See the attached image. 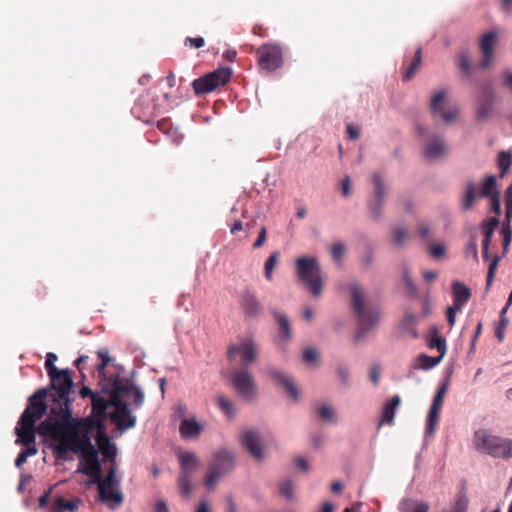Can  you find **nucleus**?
Here are the masks:
<instances>
[{"instance_id": "4d7b16f0", "label": "nucleus", "mask_w": 512, "mask_h": 512, "mask_svg": "<svg viewBox=\"0 0 512 512\" xmlns=\"http://www.w3.org/2000/svg\"><path fill=\"white\" fill-rule=\"evenodd\" d=\"M132 392V395H133V398H134V404H135V407L136 408H139L142 406L143 402H144V394L143 392L141 391L140 388L138 387H134L132 385V389L131 391Z\"/></svg>"}, {"instance_id": "052dcab7", "label": "nucleus", "mask_w": 512, "mask_h": 512, "mask_svg": "<svg viewBox=\"0 0 512 512\" xmlns=\"http://www.w3.org/2000/svg\"><path fill=\"white\" fill-rule=\"evenodd\" d=\"M318 352L316 349L313 348H306L303 351V360L306 363H313L317 360Z\"/></svg>"}, {"instance_id": "dca6fc26", "label": "nucleus", "mask_w": 512, "mask_h": 512, "mask_svg": "<svg viewBox=\"0 0 512 512\" xmlns=\"http://www.w3.org/2000/svg\"><path fill=\"white\" fill-rule=\"evenodd\" d=\"M239 304L245 316L249 318H257L263 312V306L257 295L249 289L241 294Z\"/></svg>"}, {"instance_id": "e433bc0d", "label": "nucleus", "mask_w": 512, "mask_h": 512, "mask_svg": "<svg viewBox=\"0 0 512 512\" xmlns=\"http://www.w3.org/2000/svg\"><path fill=\"white\" fill-rule=\"evenodd\" d=\"M79 507L78 500H66L62 497H58L55 500L54 512H75Z\"/></svg>"}, {"instance_id": "3c124183", "label": "nucleus", "mask_w": 512, "mask_h": 512, "mask_svg": "<svg viewBox=\"0 0 512 512\" xmlns=\"http://www.w3.org/2000/svg\"><path fill=\"white\" fill-rule=\"evenodd\" d=\"M318 416L324 421L334 420V410L331 406L322 405L317 410Z\"/></svg>"}, {"instance_id": "338daca9", "label": "nucleus", "mask_w": 512, "mask_h": 512, "mask_svg": "<svg viewBox=\"0 0 512 512\" xmlns=\"http://www.w3.org/2000/svg\"><path fill=\"white\" fill-rule=\"evenodd\" d=\"M348 138L351 140H358L360 138V128L353 124L347 125Z\"/></svg>"}, {"instance_id": "cd10ccee", "label": "nucleus", "mask_w": 512, "mask_h": 512, "mask_svg": "<svg viewBox=\"0 0 512 512\" xmlns=\"http://www.w3.org/2000/svg\"><path fill=\"white\" fill-rule=\"evenodd\" d=\"M202 427L195 419H184L181 421L179 432L180 435L187 438L197 437L201 433Z\"/></svg>"}, {"instance_id": "6ab92c4d", "label": "nucleus", "mask_w": 512, "mask_h": 512, "mask_svg": "<svg viewBox=\"0 0 512 512\" xmlns=\"http://www.w3.org/2000/svg\"><path fill=\"white\" fill-rule=\"evenodd\" d=\"M497 43V32L496 31H489L487 33H484L480 38V50L483 55V59L481 61V67L486 68L488 67L493 60L494 55V47Z\"/></svg>"}, {"instance_id": "f8f14e48", "label": "nucleus", "mask_w": 512, "mask_h": 512, "mask_svg": "<svg viewBox=\"0 0 512 512\" xmlns=\"http://www.w3.org/2000/svg\"><path fill=\"white\" fill-rule=\"evenodd\" d=\"M231 381L234 389L243 398L251 400L255 397L257 389L253 375L248 371L247 367L235 369L231 373Z\"/></svg>"}, {"instance_id": "7ed1b4c3", "label": "nucleus", "mask_w": 512, "mask_h": 512, "mask_svg": "<svg viewBox=\"0 0 512 512\" xmlns=\"http://www.w3.org/2000/svg\"><path fill=\"white\" fill-rule=\"evenodd\" d=\"M349 294L351 309L357 320L356 338L360 339L378 325L381 310L369 299L367 292L358 282L350 283Z\"/></svg>"}, {"instance_id": "37998d69", "label": "nucleus", "mask_w": 512, "mask_h": 512, "mask_svg": "<svg viewBox=\"0 0 512 512\" xmlns=\"http://www.w3.org/2000/svg\"><path fill=\"white\" fill-rule=\"evenodd\" d=\"M440 410H441V408L431 405L429 412H428L427 425H426V431L428 433H433L434 426L438 422Z\"/></svg>"}, {"instance_id": "20e7f679", "label": "nucleus", "mask_w": 512, "mask_h": 512, "mask_svg": "<svg viewBox=\"0 0 512 512\" xmlns=\"http://www.w3.org/2000/svg\"><path fill=\"white\" fill-rule=\"evenodd\" d=\"M296 275L310 293L318 298L322 294L324 278L322 269L315 257H300L295 261Z\"/></svg>"}, {"instance_id": "f257e3e1", "label": "nucleus", "mask_w": 512, "mask_h": 512, "mask_svg": "<svg viewBox=\"0 0 512 512\" xmlns=\"http://www.w3.org/2000/svg\"><path fill=\"white\" fill-rule=\"evenodd\" d=\"M91 428V422L88 424L84 421L70 422L62 425L43 420L39 424L38 434L55 442L51 448L58 459H66L69 452L79 453L85 463L80 471L90 476L92 480H98L102 468L98 460V451L93 446L89 435Z\"/></svg>"}, {"instance_id": "603ef678", "label": "nucleus", "mask_w": 512, "mask_h": 512, "mask_svg": "<svg viewBox=\"0 0 512 512\" xmlns=\"http://www.w3.org/2000/svg\"><path fill=\"white\" fill-rule=\"evenodd\" d=\"M498 262H499V257L495 256L488 268L487 277H486V289L487 290L490 288V286L493 282Z\"/></svg>"}, {"instance_id": "c03bdc74", "label": "nucleus", "mask_w": 512, "mask_h": 512, "mask_svg": "<svg viewBox=\"0 0 512 512\" xmlns=\"http://www.w3.org/2000/svg\"><path fill=\"white\" fill-rule=\"evenodd\" d=\"M512 162V154L507 151H502L498 155V167L501 170V176H503L509 169Z\"/></svg>"}, {"instance_id": "9d476101", "label": "nucleus", "mask_w": 512, "mask_h": 512, "mask_svg": "<svg viewBox=\"0 0 512 512\" xmlns=\"http://www.w3.org/2000/svg\"><path fill=\"white\" fill-rule=\"evenodd\" d=\"M256 55L262 70L272 72L283 65V51L279 45L263 44L257 49Z\"/></svg>"}, {"instance_id": "7c9ffc66", "label": "nucleus", "mask_w": 512, "mask_h": 512, "mask_svg": "<svg viewBox=\"0 0 512 512\" xmlns=\"http://www.w3.org/2000/svg\"><path fill=\"white\" fill-rule=\"evenodd\" d=\"M421 61H422V48L419 47L416 50L414 58L412 59L411 63L405 69V71L403 73L404 81H409L415 76L416 72L418 71V69L421 66Z\"/></svg>"}, {"instance_id": "79ce46f5", "label": "nucleus", "mask_w": 512, "mask_h": 512, "mask_svg": "<svg viewBox=\"0 0 512 512\" xmlns=\"http://www.w3.org/2000/svg\"><path fill=\"white\" fill-rule=\"evenodd\" d=\"M279 260V253L273 252L265 262L264 275L268 281L272 280V273Z\"/></svg>"}, {"instance_id": "8fccbe9b", "label": "nucleus", "mask_w": 512, "mask_h": 512, "mask_svg": "<svg viewBox=\"0 0 512 512\" xmlns=\"http://www.w3.org/2000/svg\"><path fill=\"white\" fill-rule=\"evenodd\" d=\"M330 251L333 260L339 262L345 253V245L341 242H335L332 244Z\"/></svg>"}, {"instance_id": "b1692460", "label": "nucleus", "mask_w": 512, "mask_h": 512, "mask_svg": "<svg viewBox=\"0 0 512 512\" xmlns=\"http://www.w3.org/2000/svg\"><path fill=\"white\" fill-rule=\"evenodd\" d=\"M372 181L375 189V202L370 206L371 214L374 218H378L381 213V206L386 195V188L380 175L373 174Z\"/></svg>"}, {"instance_id": "5701e85b", "label": "nucleus", "mask_w": 512, "mask_h": 512, "mask_svg": "<svg viewBox=\"0 0 512 512\" xmlns=\"http://www.w3.org/2000/svg\"><path fill=\"white\" fill-rule=\"evenodd\" d=\"M269 374L274 379L275 382H277L285 389L286 393L290 398H292L295 401L298 399L299 390L292 377L284 374L279 370H271Z\"/></svg>"}, {"instance_id": "2f4dec72", "label": "nucleus", "mask_w": 512, "mask_h": 512, "mask_svg": "<svg viewBox=\"0 0 512 512\" xmlns=\"http://www.w3.org/2000/svg\"><path fill=\"white\" fill-rule=\"evenodd\" d=\"M92 413L95 417L103 420L106 417V410L109 407V401L97 394L92 398Z\"/></svg>"}, {"instance_id": "e2e57ef3", "label": "nucleus", "mask_w": 512, "mask_h": 512, "mask_svg": "<svg viewBox=\"0 0 512 512\" xmlns=\"http://www.w3.org/2000/svg\"><path fill=\"white\" fill-rule=\"evenodd\" d=\"M336 373H337V376H338L339 380L343 384H347L348 383L350 373H349V369L346 366H339L337 368V370H336Z\"/></svg>"}, {"instance_id": "473e14b6", "label": "nucleus", "mask_w": 512, "mask_h": 512, "mask_svg": "<svg viewBox=\"0 0 512 512\" xmlns=\"http://www.w3.org/2000/svg\"><path fill=\"white\" fill-rule=\"evenodd\" d=\"M429 505L422 501L405 500L401 503L400 512H428Z\"/></svg>"}, {"instance_id": "f3484780", "label": "nucleus", "mask_w": 512, "mask_h": 512, "mask_svg": "<svg viewBox=\"0 0 512 512\" xmlns=\"http://www.w3.org/2000/svg\"><path fill=\"white\" fill-rule=\"evenodd\" d=\"M237 353L241 354L242 357V367H247L248 363H252L256 360L257 357V347L255 346L252 340L244 341L240 347L236 345H232L228 349V357L230 360L234 359Z\"/></svg>"}, {"instance_id": "2eb2a0df", "label": "nucleus", "mask_w": 512, "mask_h": 512, "mask_svg": "<svg viewBox=\"0 0 512 512\" xmlns=\"http://www.w3.org/2000/svg\"><path fill=\"white\" fill-rule=\"evenodd\" d=\"M446 96L445 91L436 92L431 99L430 109L434 116H440L446 124H450L455 121L458 110L456 108L449 111L443 109Z\"/></svg>"}, {"instance_id": "412c9836", "label": "nucleus", "mask_w": 512, "mask_h": 512, "mask_svg": "<svg viewBox=\"0 0 512 512\" xmlns=\"http://www.w3.org/2000/svg\"><path fill=\"white\" fill-rule=\"evenodd\" d=\"M241 443L255 459L263 458L261 439L255 431H245L241 437Z\"/></svg>"}, {"instance_id": "423d86ee", "label": "nucleus", "mask_w": 512, "mask_h": 512, "mask_svg": "<svg viewBox=\"0 0 512 512\" xmlns=\"http://www.w3.org/2000/svg\"><path fill=\"white\" fill-rule=\"evenodd\" d=\"M235 466L233 453L226 449L214 452L208 464V472L205 477V486L213 489L217 481L229 474Z\"/></svg>"}, {"instance_id": "f03ea898", "label": "nucleus", "mask_w": 512, "mask_h": 512, "mask_svg": "<svg viewBox=\"0 0 512 512\" xmlns=\"http://www.w3.org/2000/svg\"><path fill=\"white\" fill-rule=\"evenodd\" d=\"M52 401L50 404V415L45 420L52 423L66 425L70 422H81L72 417L71 404L74 401L73 386L74 382L70 370L61 371L49 376Z\"/></svg>"}, {"instance_id": "0eeeda50", "label": "nucleus", "mask_w": 512, "mask_h": 512, "mask_svg": "<svg viewBox=\"0 0 512 512\" xmlns=\"http://www.w3.org/2000/svg\"><path fill=\"white\" fill-rule=\"evenodd\" d=\"M180 473L177 479V484L180 490V494L189 498L192 493L191 479L200 465L198 456L193 452H180L177 455Z\"/></svg>"}, {"instance_id": "1a4fd4ad", "label": "nucleus", "mask_w": 512, "mask_h": 512, "mask_svg": "<svg viewBox=\"0 0 512 512\" xmlns=\"http://www.w3.org/2000/svg\"><path fill=\"white\" fill-rule=\"evenodd\" d=\"M131 389L132 383L127 378H121L118 374L112 375L108 382L102 384V392L110 396L109 405L113 406L114 410L128 406L122 400V396L130 393Z\"/></svg>"}, {"instance_id": "69168bd1", "label": "nucleus", "mask_w": 512, "mask_h": 512, "mask_svg": "<svg viewBox=\"0 0 512 512\" xmlns=\"http://www.w3.org/2000/svg\"><path fill=\"white\" fill-rule=\"evenodd\" d=\"M459 68L465 73L470 72V59L466 53H462L459 57Z\"/></svg>"}, {"instance_id": "6e6d98bb", "label": "nucleus", "mask_w": 512, "mask_h": 512, "mask_svg": "<svg viewBox=\"0 0 512 512\" xmlns=\"http://www.w3.org/2000/svg\"><path fill=\"white\" fill-rule=\"evenodd\" d=\"M464 254L466 257H472L474 260L478 259V249H477V243L475 240H472L469 242L466 247Z\"/></svg>"}, {"instance_id": "4be33fe9", "label": "nucleus", "mask_w": 512, "mask_h": 512, "mask_svg": "<svg viewBox=\"0 0 512 512\" xmlns=\"http://www.w3.org/2000/svg\"><path fill=\"white\" fill-rule=\"evenodd\" d=\"M96 442L104 458L110 460L112 463H115V457L117 455L116 446L111 442L109 436L103 431L101 423L99 425Z\"/></svg>"}, {"instance_id": "5fc2aeb1", "label": "nucleus", "mask_w": 512, "mask_h": 512, "mask_svg": "<svg viewBox=\"0 0 512 512\" xmlns=\"http://www.w3.org/2000/svg\"><path fill=\"white\" fill-rule=\"evenodd\" d=\"M185 46H189L193 49L201 48L205 45V40L203 37H187L184 41Z\"/></svg>"}, {"instance_id": "4468645a", "label": "nucleus", "mask_w": 512, "mask_h": 512, "mask_svg": "<svg viewBox=\"0 0 512 512\" xmlns=\"http://www.w3.org/2000/svg\"><path fill=\"white\" fill-rule=\"evenodd\" d=\"M448 153V147L443 136L432 134L422 146V154L428 160H436Z\"/></svg>"}, {"instance_id": "09e8293b", "label": "nucleus", "mask_w": 512, "mask_h": 512, "mask_svg": "<svg viewBox=\"0 0 512 512\" xmlns=\"http://www.w3.org/2000/svg\"><path fill=\"white\" fill-rule=\"evenodd\" d=\"M56 360H57V356L54 353H52V352L47 353L46 361H45V368H46L48 376H52L53 374H56L57 372L60 371L54 365V362Z\"/></svg>"}, {"instance_id": "9b49d317", "label": "nucleus", "mask_w": 512, "mask_h": 512, "mask_svg": "<svg viewBox=\"0 0 512 512\" xmlns=\"http://www.w3.org/2000/svg\"><path fill=\"white\" fill-rule=\"evenodd\" d=\"M496 192L499 191L496 189V177L494 175H489L484 179L480 191H477L474 183H468L463 195L462 206L465 210H469L473 207L477 197H491Z\"/></svg>"}, {"instance_id": "6e6552de", "label": "nucleus", "mask_w": 512, "mask_h": 512, "mask_svg": "<svg viewBox=\"0 0 512 512\" xmlns=\"http://www.w3.org/2000/svg\"><path fill=\"white\" fill-rule=\"evenodd\" d=\"M232 71L228 67H221L213 72L207 73L202 77L195 79L192 86L196 95L211 93L218 87L224 86L229 82Z\"/></svg>"}, {"instance_id": "393cba45", "label": "nucleus", "mask_w": 512, "mask_h": 512, "mask_svg": "<svg viewBox=\"0 0 512 512\" xmlns=\"http://www.w3.org/2000/svg\"><path fill=\"white\" fill-rule=\"evenodd\" d=\"M277 324H278V338L282 342H287L292 338V329L288 317L275 309H271Z\"/></svg>"}, {"instance_id": "ea45409f", "label": "nucleus", "mask_w": 512, "mask_h": 512, "mask_svg": "<svg viewBox=\"0 0 512 512\" xmlns=\"http://www.w3.org/2000/svg\"><path fill=\"white\" fill-rule=\"evenodd\" d=\"M443 357H431L426 354H420L417 358L418 367L423 370H429L438 365Z\"/></svg>"}, {"instance_id": "c85d7f7f", "label": "nucleus", "mask_w": 512, "mask_h": 512, "mask_svg": "<svg viewBox=\"0 0 512 512\" xmlns=\"http://www.w3.org/2000/svg\"><path fill=\"white\" fill-rule=\"evenodd\" d=\"M400 403V396L395 395L388 403L385 404L382 411L381 423L391 424L393 422L395 417V411L400 405Z\"/></svg>"}, {"instance_id": "a19ab883", "label": "nucleus", "mask_w": 512, "mask_h": 512, "mask_svg": "<svg viewBox=\"0 0 512 512\" xmlns=\"http://www.w3.org/2000/svg\"><path fill=\"white\" fill-rule=\"evenodd\" d=\"M449 385H450V380L449 378H447L445 381H443L441 383V385L439 386L435 396H434V399H433V402H432V405L433 406H436V407H439L441 408L442 405H443V401H444V397L448 391V388H449Z\"/></svg>"}, {"instance_id": "864d4df0", "label": "nucleus", "mask_w": 512, "mask_h": 512, "mask_svg": "<svg viewBox=\"0 0 512 512\" xmlns=\"http://www.w3.org/2000/svg\"><path fill=\"white\" fill-rule=\"evenodd\" d=\"M280 494L291 500L293 498V484L289 480H285L280 484Z\"/></svg>"}, {"instance_id": "39448f33", "label": "nucleus", "mask_w": 512, "mask_h": 512, "mask_svg": "<svg viewBox=\"0 0 512 512\" xmlns=\"http://www.w3.org/2000/svg\"><path fill=\"white\" fill-rule=\"evenodd\" d=\"M476 449L494 458L512 457V440L490 434L485 429L474 433L473 439Z\"/></svg>"}, {"instance_id": "0e129e2a", "label": "nucleus", "mask_w": 512, "mask_h": 512, "mask_svg": "<svg viewBox=\"0 0 512 512\" xmlns=\"http://www.w3.org/2000/svg\"><path fill=\"white\" fill-rule=\"evenodd\" d=\"M491 200V208L492 210L500 214L501 213V202H500V192H496L493 196L489 197Z\"/></svg>"}, {"instance_id": "bb28decb", "label": "nucleus", "mask_w": 512, "mask_h": 512, "mask_svg": "<svg viewBox=\"0 0 512 512\" xmlns=\"http://www.w3.org/2000/svg\"><path fill=\"white\" fill-rule=\"evenodd\" d=\"M452 292H453V304H455V306L457 307L458 310H461L462 307L470 299V296H471L470 290L463 283L456 280L452 283Z\"/></svg>"}, {"instance_id": "aec40b11", "label": "nucleus", "mask_w": 512, "mask_h": 512, "mask_svg": "<svg viewBox=\"0 0 512 512\" xmlns=\"http://www.w3.org/2000/svg\"><path fill=\"white\" fill-rule=\"evenodd\" d=\"M110 419L119 431H126L136 425V416L132 414L129 406L113 410L110 414Z\"/></svg>"}, {"instance_id": "ddd939ff", "label": "nucleus", "mask_w": 512, "mask_h": 512, "mask_svg": "<svg viewBox=\"0 0 512 512\" xmlns=\"http://www.w3.org/2000/svg\"><path fill=\"white\" fill-rule=\"evenodd\" d=\"M48 396V390L45 388L37 390L32 396L29 397L28 406L21 415L22 421H29L36 423L46 413L47 405L44 400Z\"/></svg>"}, {"instance_id": "c756f323", "label": "nucleus", "mask_w": 512, "mask_h": 512, "mask_svg": "<svg viewBox=\"0 0 512 512\" xmlns=\"http://www.w3.org/2000/svg\"><path fill=\"white\" fill-rule=\"evenodd\" d=\"M99 496L102 502H114L117 505L123 503L124 497L121 491L114 489V487L98 488Z\"/></svg>"}, {"instance_id": "a211bd4d", "label": "nucleus", "mask_w": 512, "mask_h": 512, "mask_svg": "<svg viewBox=\"0 0 512 512\" xmlns=\"http://www.w3.org/2000/svg\"><path fill=\"white\" fill-rule=\"evenodd\" d=\"M494 98L495 93L490 88L481 92L475 109L477 120H488L492 116Z\"/></svg>"}, {"instance_id": "a18cd8bd", "label": "nucleus", "mask_w": 512, "mask_h": 512, "mask_svg": "<svg viewBox=\"0 0 512 512\" xmlns=\"http://www.w3.org/2000/svg\"><path fill=\"white\" fill-rule=\"evenodd\" d=\"M408 238H409V233L405 228L396 227L393 230L392 239H393V243L396 246H402Z\"/></svg>"}, {"instance_id": "49530a36", "label": "nucleus", "mask_w": 512, "mask_h": 512, "mask_svg": "<svg viewBox=\"0 0 512 512\" xmlns=\"http://www.w3.org/2000/svg\"><path fill=\"white\" fill-rule=\"evenodd\" d=\"M509 223H510V219L506 218V221L503 223V226L501 229V234L503 236V251H504V253H506V251L511 243V240H512V231H511Z\"/></svg>"}, {"instance_id": "c9c22d12", "label": "nucleus", "mask_w": 512, "mask_h": 512, "mask_svg": "<svg viewBox=\"0 0 512 512\" xmlns=\"http://www.w3.org/2000/svg\"><path fill=\"white\" fill-rule=\"evenodd\" d=\"M116 474H117V467L115 466V463H112V466L109 469V471L104 479H102V475H101L100 479L92 480V481L98 484V488L103 489V487H115L118 484L116 481Z\"/></svg>"}, {"instance_id": "4c0bfd02", "label": "nucleus", "mask_w": 512, "mask_h": 512, "mask_svg": "<svg viewBox=\"0 0 512 512\" xmlns=\"http://www.w3.org/2000/svg\"><path fill=\"white\" fill-rule=\"evenodd\" d=\"M98 357L101 360V362L96 366V370L98 372L100 383L103 384L105 382H108L109 380V378L106 377L105 369L109 365L111 359L108 353L104 351H99Z\"/></svg>"}, {"instance_id": "bf43d9fd", "label": "nucleus", "mask_w": 512, "mask_h": 512, "mask_svg": "<svg viewBox=\"0 0 512 512\" xmlns=\"http://www.w3.org/2000/svg\"><path fill=\"white\" fill-rule=\"evenodd\" d=\"M429 253L433 258L439 259L444 256L445 247L442 244L431 245L430 249H429Z\"/></svg>"}, {"instance_id": "13d9d810", "label": "nucleus", "mask_w": 512, "mask_h": 512, "mask_svg": "<svg viewBox=\"0 0 512 512\" xmlns=\"http://www.w3.org/2000/svg\"><path fill=\"white\" fill-rule=\"evenodd\" d=\"M506 218H512V184L506 190Z\"/></svg>"}, {"instance_id": "f704fd0d", "label": "nucleus", "mask_w": 512, "mask_h": 512, "mask_svg": "<svg viewBox=\"0 0 512 512\" xmlns=\"http://www.w3.org/2000/svg\"><path fill=\"white\" fill-rule=\"evenodd\" d=\"M219 409L228 417L233 418L236 414L234 403L226 396L220 394L216 398Z\"/></svg>"}, {"instance_id": "680f3d73", "label": "nucleus", "mask_w": 512, "mask_h": 512, "mask_svg": "<svg viewBox=\"0 0 512 512\" xmlns=\"http://www.w3.org/2000/svg\"><path fill=\"white\" fill-rule=\"evenodd\" d=\"M417 231L421 238L430 239L431 236V228L427 223L421 222L417 226Z\"/></svg>"}, {"instance_id": "58836bf2", "label": "nucleus", "mask_w": 512, "mask_h": 512, "mask_svg": "<svg viewBox=\"0 0 512 512\" xmlns=\"http://www.w3.org/2000/svg\"><path fill=\"white\" fill-rule=\"evenodd\" d=\"M468 508V498L465 493H459L450 508L441 512H466Z\"/></svg>"}, {"instance_id": "de8ad7c7", "label": "nucleus", "mask_w": 512, "mask_h": 512, "mask_svg": "<svg viewBox=\"0 0 512 512\" xmlns=\"http://www.w3.org/2000/svg\"><path fill=\"white\" fill-rule=\"evenodd\" d=\"M499 225V220L496 217L489 218L488 220L484 221L481 225V229L483 231V234L491 235L493 236L494 230Z\"/></svg>"}, {"instance_id": "72a5a7b5", "label": "nucleus", "mask_w": 512, "mask_h": 512, "mask_svg": "<svg viewBox=\"0 0 512 512\" xmlns=\"http://www.w3.org/2000/svg\"><path fill=\"white\" fill-rule=\"evenodd\" d=\"M429 348H435L439 352V356L444 357L446 354V340L444 337L438 334L437 330H433V334L428 341Z\"/></svg>"}, {"instance_id": "a878e982", "label": "nucleus", "mask_w": 512, "mask_h": 512, "mask_svg": "<svg viewBox=\"0 0 512 512\" xmlns=\"http://www.w3.org/2000/svg\"><path fill=\"white\" fill-rule=\"evenodd\" d=\"M18 425L20 427L16 428V434L20 441L26 446L35 444V423L22 421L20 419ZM37 427H39V425ZM36 431L38 432V428H36Z\"/></svg>"}, {"instance_id": "774afa93", "label": "nucleus", "mask_w": 512, "mask_h": 512, "mask_svg": "<svg viewBox=\"0 0 512 512\" xmlns=\"http://www.w3.org/2000/svg\"><path fill=\"white\" fill-rule=\"evenodd\" d=\"M380 377V365L374 364L370 368V380L374 385H378Z\"/></svg>"}]
</instances>
